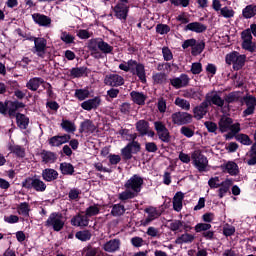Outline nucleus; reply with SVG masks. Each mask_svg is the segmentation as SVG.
I'll return each mask as SVG.
<instances>
[{
	"label": "nucleus",
	"mask_w": 256,
	"mask_h": 256,
	"mask_svg": "<svg viewBox=\"0 0 256 256\" xmlns=\"http://www.w3.org/2000/svg\"><path fill=\"white\" fill-rule=\"evenodd\" d=\"M60 171L62 175H73L75 173V167L71 163L64 162L60 164Z\"/></svg>",
	"instance_id": "39"
},
{
	"label": "nucleus",
	"mask_w": 256,
	"mask_h": 256,
	"mask_svg": "<svg viewBox=\"0 0 256 256\" xmlns=\"http://www.w3.org/2000/svg\"><path fill=\"white\" fill-rule=\"evenodd\" d=\"M249 159L246 161L247 165L253 166L256 165V143L251 146L249 151Z\"/></svg>",
	"instance_id": "47"
},
{
	"label": "nucleus",
	"mask_w": 256,
	"mask_h": 256,
	"mask_svg": "<svg viewBox=\"0 0 256 256\" xmlns=\"http://www.w3.org/2000/svg\"><path fill=\"white\" fill-rule=\"evenodd\" d=\"M208 106L216 105V107H223L225 105V100L221 98L219 92L211 91L206 94V99L204 100Z\"/></svg>",
	"instance_id": "12"
},
{
	"label": "nucleus",
	"mask_w": 256,
	"mask_h": 256,
	"mask_svg": "<svg viewBox=\"0 0 256 256\" xmlns=\"http://www.w3.org/2000/svg\"><path fill=\"white\" fill-rule=\"evenodd\" d=\"M231 185H233V180L231 179H225L224 181L221 182L220 188L218 189V197L220 199H223L227 193H229V189H231Z\"/></svg>",
	"instance_id": "25"
},
{
	"label": "nucleus",
	"mask_w": 256,
	"mask_h": 256,
	"mask_svg": "<svg viewBox=\"0 0 256 256\" xmlns=\"http://www.w3.org/2000/svg\"><path fill=\"white\" fill-rule=\"evenodd\" d=\"M16 210L18 215L29 217V213H31V205H29L28 202H21L16 206Z\"/></svg>",
	"instance_id": "31"
},
{
	"label": "nucleus",
	"mask_w": 256,
	"mask_h": 256,
	"mask_svg": "<svg viewBox=\"0 0 256 256\" xmlns=\"http://www.w3.org/2000/svg\"><path fill=\"white\" fill-rule=\"evenodd\" d=\"M172 123L174 125H189L193 123V115L187 112H175L171 115Z\"/></svg>",
	"instance_id": "9"
},
{
	"label": "nucleus",
	"mask_w": 256,
	"mask_h": 256,
	"mask_svg": "<svg viewBox=\"0 0 256 256\" xmlns=\"http://www.w3.org/2000/svg\"><path fill=\"white\" fill-rule=\"evenodd\" d=\"M125 213V206L123 204H115L112 207L111 214L113 217H121Z\"/></svg>",
	"instance_id": "45"
},
{
	"label": "nucleus",
	"mask_w": 256,
	"mask_h": 256,
	"mask_svg": "<svg viewBox=\"0 0 256 256\" xmlns=\"http://www.w3.org/2000/svg\"><path fill=\"white\" fill-rule=\"evenodd\" d=\"M100 41H101V38L91 39L88 43V47L90 51H97V49H99Z\"/></svg>",
	"instance_id": "60"
},
{
	"label": "nucleus",
	"mask_w": 256,
	"mask_h": 256,
	"mask_svg": "<svg viewBox=\"0 0 256 256\" xmlns=\"http://www.w3.org/2000/svg\"><path fill=\"white\" fill-rule=\"evenodd\" d=\"M195 231L196 233H201V231H209V229H211V224L209 223H198L195 226Z\"/></svg>",
	"instance_id": "56"
},
{
	"label": "nucleus",
	"mask_w": 256,
	"mask_h": 256,
	"mask_svg": "<svg viewBox=\"0 0 256 256\" xmlns=\"http://www.w3.org/2000/svg\"><path fill=\"white\" fill-rule=\"evenodd\" d=\"M154 129L160 141L163 143H169V141H171V134L169 133L167 126H165V123L161 121L154 122Z\"/></svg>",
	"instance_id": "10"
},
{
	"label": "nucleus",
	"mask_w": 256,
	"mask_h": 256,
	"mask_svg": "<svg viewBox=\"0 0 256 256\" xmlns=\"http://www.w3.org/2000/svg\"><path fill=\"white\" fill-rule=\"evenodd\" d=\"M193 241H195V235L184 233L180 237L176 238L175 243L177 245H183L187 243H193Z\"/></svg>",
	"instance_id": "34"
},
{
	"label": "nucleus",
	"mask_w": 256,
	"mask_h": 256,
	"mask_svg": "<svg viewBox=\"0 0 256 256\" xmlns=\"http://www.w3.org/2000/svg\"><path fill=\"white\" fill-rule=\"evenodd\" d=\"M225 61L227 65H232L234 71H240V69L245 67L247 55L240 54L237 51H232L225 56Z\"/></svg>",
	"instance_id": "3"
},
{
	"label": "nucleus",
	"mask_w": 256,
	"mask_h": 256,
	"mask_svg": "<svg viewBox=\"0 0 256 256\" xmlns=\"http://www.w3.org/2000/svg\"><path fill=\"white\" fill-rule=\"evenodd\" d=\"M99 105H101L100 97H94L81 103V107L84 111H93V109H97Z\"/></svg>",
	"instance_id": "19"
},
{
	"label": "nucleus",
	"mask_w": 256,
	"mask_h": 256,
	"mask_svg": "<svg viewBox=\"0 0 256 256\" xmlns=\"http://www.w3.org/2000/svg\"><path fill=\"white\" fill-rule=\"evenodd\" d=\"M201 71H203V65H201L200 62H194L192 63L191 66V73L193 75H199V73H201Z\"/></svg>",
	"instance_id": "59"
},
{
	"label": "nucleus",
	"mask_w": 256,
	"mask_h": 256,
	"mask_svg": "<svg viewBox=\"0 0 256 256\" xmlns=\"http://www.w3.org/2000/svg\"><path fill=\"white\" fill-rule=\"evenodd\" d=\"M24 189H34L38 193H43L47 189V184L43 180L35 177H28L22 182Z\"/></svg>",
	"instance_id": "7"
},
{
	"label": "nucleus",
	"mask_w": 256,
	"mask_h": 256,
	"mask_svg": "<svg viewBox=\"0 0 256 256\" xmlns=\"http://www.w3.org/2000/svg\"><path fill=\"white\" fill-rule=\"evenodd\" d=\"M219 129L221 133H227V131H231L230 133L225 135L226 139H233L239 131H241V124L234 123L233 119L227 116H223L219 121Z\"/></svg>",
	"instance_id": "2"
},
{
	"label": "nucleus",
	"mask_w": 256,
	"mask_h": 256,
	"mask_svg": "<svg viewBox=\"0 0 256 256\" xmlns=\"http://www.w3.org/2000/svg\"><path fill=\"white\" fill-rule=\"evenodd\" d=\"M8 149L10 153H13L16 157H20L21 159L25 157V148L20 145H10Z\"/></svg>",
	"instance_id": "36"
},
{
	"label": "nucleus",
	"mask_w": 256,
	"mask_h": 256,
	"mask_svg": "<svg viewBox=\"0 0 256 256\" xmlns=\"http://www.w3.org/2000/svg\"><path fill=\"white\" fill-rule=\"evenodd\" d=\"M93 36V32H89V30L80 29L77 31V37L79 39H89Z\"/></svg>",
	"instance_id": "57"
},
{
	"label": "nucleus",
	"mask_w": 256,
	"mask_h": 256,
	"mask_svg": "<svg viewBox=\"0 0 256 256\" xmlns=\"http://www.w3.org/2000/svg\"><path fill=\"white\" fill-rule=\"evenodd\" d=\"M98 49L105 54H109L113 52V46L109 45V43L100 39V43L98 44Z\"/></svg>",
	"instance_id": "48"
},
{
	"label": "nucleus",
	"mask_w": 256,
	"mask_h": 256,
	"mask_svg": "<svg viewBox=\"0 0 256 256\" xmlns=\"http://www.w3.org/2000/svg\"><path fill=\"white\" fill-rule=\"evenodd\" d=\"M222 173H228L231 177H237L239 175V165L233 161L224 162L219 166Z\"/></svg>",
	"instance_id": "13"
},
{
	"label": "nucleus",
	"mask_w": 256,
	"mask_h": 256,
	"mask_svg": "<svg viewBox=\"0 0 256 256\" xmlns=\"http://www.w3.org/2000/svg\"><path fill=\"white\" fill-rule=\"evenodd\" d=\"M175 105H177V107H180L181 109H184V111H189V109H191V104L189 103V101L183 98H176Z\"/></svg>",
	"instance_id": "49"
},
{
	"label": "nucleus",
	"mask_w": 256,
	"mask_h": 256,
	"mask_svg": "<svg viewBox=\"0 0 256 256\" xmlns=\"http://www.w3.org/2000/svg\"><path fill=\"white\" fill-rule=\"evenodd\" d=\"M191 161L192 165H194L195 169H197L199 173L207 172V168L209 167V159H207V156L203 155V151L200 149L194 150L191 153Z\"/></svg>",
	"instance_id": "4"
},
{
	"label": "nucleus",
	"mask_w": 256,
	"mask_h": 256,
	"mask_svg": "<svg viewBox=\"0 0 256 256\" xmlns=\"http://www.w3.org/2000/svg\"><path fill=\"white\" fill-rule=\"evenodd\" d=\"M180 133L182 135H184V137H187L188 139H191V137H193V135H195V131H193V129L187 127V126H183L180 129Z\"/></svg>",
	"instance_id": "58"
},
{
	"label": "nucleus",
	"mask_w": 256,
	"mask_h": 256,
	"mask_svg": "<svg viewBox=\"0 0 256 256\" xmlns=\"http://www.w3.org/2000/svg\"><path fill=\"white\" fill-rule=\"evenodd\" d=\"M219 17H224V19H233L235 17V10L229 6H224L218 12Z\"/></svg>",
	"instance_id": "35"
},
{
	"label": "nucleus",
	"mask_w": 256,
	"mask_h": 256,
	"mask_svg": "<svg viewBox=\"0 0 256 256\" xmlns=\"http://www.w3.org/2000/svg\"><path fill=\"white\" fill-rule=\"evenodd\" d=\"M90 92L88 89H76L74 93V97L78 99V101H85L88 99Z\"/></svg>",
	"instance_id": "41"
},
{
	"label": "nucleus",
	"mask_w": 256,
	"mask_h": 256,
	"mask_svg": "<svg viewBox=\"0 0 256 256\" xmlns=\"http://www.w3.org/2000/svg\"><path fill=\"white\" fill-rule=\"evenodd\" d=\"M143 183V178L137 174H134L124 184L126 191L121 192L118 195V199H120V201L135 199V197L141 193V189H143Z\"/></svg>",
	"instance_id": "1"
},
{
	"label": "nucleus",
	"mask_w": 256,
	"mask_h": 256,
	"mask_svg": "<svg viewBox=\"0 0 256 256\" xmlns=\"http://www.w3.org/2000/svg\"><path fill=\"white\" fill-rule=\"evenodd\" d=\"M223 234L225 237H231V235H235V226L226 225L223 228Z\"/></svg>",
	"instance_id": "64"
},
{
	"label": "nucleus",
	"mask_w": 256,
	"mask_h": 256,
	"mask_svg": "<svg viewBox=\"0 0 256 256\" xmlns=\"http://www.w3.org/2000/svg\"><path fill=\"white\" fill-rule=\"evenodd\" d=\"M236 141L241 143L242 145H251L253 141H251V138L247 134H238L236 135Z\"/></svg>",
	"instance_id": "50"
},
{
	"label": "nucleus",
	"mask_w": 256,
	"mask_h": 256,
	"mask_svg": "<svg viewBox=\"0 0 256 256\" xmlns=\"http://www.w3.org/2000/svg\"><path fill=\"white\" fill-rule=\"evenodd\" d=\"M115 17L121 21H127V15L129 14V6L126 4H117L114 9Z\"/></svg>",
	"instance_id": "17"
},
{
	"label": "nucleus",
	"mask_w": 256,
	"mask_h": 256,
	"mask_svg": "<svg viewBox=\"0 0 256 256\" xmlns=\"http://www.w3.org/2000/svg\"><path fill=\"white\" fill-rule=\"evenodd\" d=\"M61 41L66 43V45H71V43H75V36L71 35L67 31H62L60 35Z\"/></svg>",
	"instance_id": "46"
},
{
	"label": "nucleus",
	"mask_w": 256,
	"mask_h": 256,
	"mask_svg": "<svg viewBox=\"0 0 256 256\" xmlns=\"http://www.w3.org/2000/svg\"><path fill=\"white\" fill-rule=\"evenodd\" d=\"M145 213H147V217L141 221V225H143V227H147V225H150L152 221L161 217V212H159L155 207L146 208Z\"/></svg>",
	"instance_id": "14"
},
{
	"label": "nucleus",
	"mask_w": 256,
	"mask_h": 256,
	"mask_svg": "<svg viewBox=\"0 0 256 256\" xmlns=\"http://www.w3.org/2000/svg\"><path fill=\"white\" fill-rule=\"evenodd\" d=\"M185 31H193L194 33H203L207 31V26H205L204 24H201L200 22H192L185 27Z\"/></svg>",
	"instance_id": "29"
},
{
	"label": "nucleus",
	"mask_w": 256,
	"mask_h": 256,
	"mask_svg": "<svg viewBox=\"0 0 256 256\" xmlns=\"http://www.w3.org/2000/svg\"><path fill=\"white\" fill-rule=\"evenodd\" d=\"M71 225L74 227H87L89 225V217L87 214H77L71 219Z\"/></svg>",
	"instance_id": "22"
},
{
	"label": "nucleus",
	"mask_w": 256,
	"mask_h": 256,
	"mask_svg": "<svg viewBox=\"0 0 256 256\" xmlns=\"http://www.w3.org/2000/svg\"><path fill=\"white\" fill-rule=\"evenodd\" d=\"M183 199L185 194L183 192H177L173 197V209L179 213L183 209Z\"/></svg>",
	"instance_id": "26"
},
{
	"label": "nucleus",
	"mask_w": 256,
	"mask_h": 256,
	"mask_svg": "<svg viewBox=\"0 0 256 256\" xmlns=\"http://www.w3.org/2000/svg\"><path fill=\"white\" fill-rule=\"evenodd\" d=\"M42 161L44 163H53L54 161H57V156H55V153L53 152H44L42 154Z\"/></svg>",
	"instance_id": "51"
},
{
	"label": "nucleus",
	"mask_w": 256,
	"mask_h": 256,
	"mask_svg": "<svg viewBox=\"0 0 256 256\" xmlns=\"http://www.w3.org/2000/svg\"><path fill=\"white\" fill-rule=\"evenodd\" d=\"M119 247H121V241L119 239L109 240L103 245V249L107 253H115V251H119Z\"/></svg>",
	"instance_id": "23"
},
{
	"label": "nucleus",
	"mask_w": 256,
	"mask_h": 256,
	"mask_svg": "<svg viewBox=\"0 0 256 256\" xmlns=\"http://www.w3.org/2000/svg\"><path fill=\"white\" fill-rule=\"evenodd\" d=\"M130 97L136 105H145V101H147V95L143 92L132 91Z\"/></svg>",
	"instance_id": "27"
},
{
	"label": "nucleus",
	"mask_w": 256,
	"mask_h": 256,
	"mask_svg": "<svg viewBox=\"0 0 256 256\" xmlns=\"http://www.w3.org/2000/svg\"><path fill=\"white\" fill-rule=\"evenodd\" d=\"M208 185L211 189H219V187L221 185V180L219 179L218 176L212 177L209 179Z\"/></svg>",
	"instance_id": "55"
},
{
	"label": "nucleus",
	"mask_w": 256,
	"mask_h": 256,
	"mask_svg": "<svg viewBox=\"0 0 256 256\" xmlns=\"http://www.w3.org/2000/svg\"><path fill=\"white\" fill-rule=\"evenodd\" d=\"M70 75L74 79L79 78V77H83V76L87 75V68L86 67L72 68L70 70Z\"/></svg>",
	"instance_id": "38"
},
{
	"label": "nucleus",
	"mask_w": 256,
	"mask_h": 256,
	"mask_svg": "<svg viewBox=\"0 0 256 256\" xmlns=\"http://www.w3.org/2000/svg\"><path fill=\"white\" fill-rule=\"evenodd\" d=\"M104 84L108 87H121L125 85V79L119 74H107L104 77Z\"/></svg>",
	"instance_id": "11"
},
{
	"label": "nucleus",
	"mask_w": 256,
	"mask_h": 256,
	"mask_svg": "<svg viewBox=\"0 0 256 256\" xmlns=\"http://www.w3.org/2000/svg\"><path fill=\"white\" fill-rule=\"evenodd\" d=\"M16 123L19 129H27L29 127V117L25 114L18 113L16 114Z\"/></svg>",
	"instance_id": "33"
},
{
	"label": "nucleus",
	"mask_w": 256,
	"mask_h": 256,
	"mask_svg": "<svg viewBox=\"0 0 256 256\" xmlns=\"http://www.w3.org/2000/svg\"><path fill=\"white\" fill-rule=\"evenodd\" d=\"M136 129L138 131V133H140V135H142V137H144V135H147V130L149 129V122L145 121V120H140L136 123Z\"/></svg>",
	"instance_id": "37"
},
{
	"label": "nucleus",
	"mask_w": 256,
	"mask_h": 256,
	"mask_svg": "<svg viewBox=\"0 0 256 256\" xmlns=\"http://www.w3.org/2000/svg\"><path fill=\"white\" fill-rule=\"evenodd\" d=\"M131 74L137 75L138 79H140L142 83H145V81H147V76L145 74V65L138 63L137 61H135Z\"/></svg>",
	"instance_id": "18"
},
{
	"label": "nucleus",
	"mask_w": 256,
	"mask_h": 256,
	"mask_svg": "<svg viewBox=\"0 0 256 256\" xmlns=\"http://www.w3.org/2000/svg\"><path fill=\"white\" fill-rule=\"evenodd\" d=\"M242 39V49L249 51L250 53H255L256 44L253 42V35L251 34L250 29H245L241 33Z\"/></svg>",
	"instance_id": "8"
},
{
	"label": "nucleus",
	"mask_w": 256,
	"mask_h": 256,
	"mask_svg": "<svg viewBox=\"0 0 256 256\" xmlns=\"http://www.w3.org/2000/svg\"><path fill=\"white\" fill-rule=\"evenodd\" d=\"M45 226L50 227L53 231H61L65 227V218L63 217V214L59 212L51 213L45 223Z\"/></svg>",
	"instance_id": "5"
},
{
	"label": "nucleus",
	"mask_w": 256,
	"mask_h": 256,
	"mask_svg": "<svg viewBox=\"0 0 256 256\" xmlns=\"http://www.w3.org/2000/svg\"><path fill=\"white\" fill-rule=\"evenodd\" d=\"M82 131L84 133H94L95 132V124H93V121L91 120H86L82 122L81 124Z\"/></svg>",
	"instance_id": "43"
},
{
	"label": "nucleus",
	"mask_w": 256,
	"mask_h": 256,
	"mask_svg": "<svg viewBox=\"0 0 256 256\" xmlns=\"http://www.w3.org/2000/svg\"><path fill=\"white\" fill-rule=\"evenodd\" d=\"M4 222L8 223L9 225L19 223V216L13 214L9 216H4Z\"/></svg>",
	"instance_id": "62"
},
{
	"label": "nucleus",
	"mask_w": 256,
	"mask_h": 256,
	"mask_svg": "<svg viewBox=\"0 0 256 256\" xmlns=\"http://www.w3.org/2000/svg\"><path fill=\"white\" fill-rule=\"evenodd\" d=\"M135 65V60L131 59V60H128L127 62L123 61L122 63L119 64V69L121 71H125V73H132V69H133V66Z\"/></svg>",
	"instance_id": "40"
},
{
	"label": "nucleus",
	"mask_w": 256,
	"mask_h": 256,
	"mask_svg": "<svg viewBox=\"0 0 256 256\" xmlns=\"http://www.w3.org/2000/svg\"><path fill=\"white\" fill-rule=\"evenodd\" d=\"M121 154L126 160H129L133 157V152H131L129 144L121 150Z\"/></svg>",
	"instance_id": "61"
},
{
	"label": "nucleus",
	"mask_w": 256,
	"mask_h": 256,
	"mask_svg": "<svg viewBox=\"0 0 256 256\" xmlns=\"http://www.w3.org/2000/svg\"><path fill=\"white\" fill-rule=\"evenodd\" d=\"M42 179L47 181V183L57 181L59 179V172L53 168H46L42 171Z\"/></svg>",
	"instance_id": "20"
},
{
	"label": "nucleus",
	"mask_w": 256,
	"mask_h": 256,
	"mask_svg": "<svg viewBox=\"0 0 256 256\" xmlns=\"http://www.w3.org/2000/svg\"><path fill=\"white\" fill-rule=\"evenodd\" d=\"M170 85L174 89H182V87H187L189 85V76L187 74H181L179 77L171 78Z\"/></svg>",
	"instance_id": "15"
},
{
	"label": "nucleus",
	"mask_w": 256,
	"mask_h": 256,
	"mask_svg": "<svg viewBox=\"0 0 256 256\" xmlns=\"http://www.w3.org/2000/svg\"><path fill=\"white\" fill-rule=\"evenodd\" d=\"M32 19L37 25H40V27H49V25H51V19L43 14H32Z\"/></svg>",
	"instance_id": "24"
},
{
	"label": "nucleus",
	"mask_w": 256,
	"mask_h": 256,
	"mask_svg": "<svg viewBox=\"0 0 256 256\" xmlns=\"http://www.w3.org/2000/svg\"><path fill=\"white\" fill-rule=\"evenodd\" d=\"M60 127L66 133H75V131H77V126L75 125V122L67 119H62Z\"/></svg>",
	"instance_id": "30"
},
{
	"label": "nucleus",
	"mask_w": 256,
	"mask_h": 256,
	"mask_svg": "<svg viewBox=\"0 0 256 256\" xmlns=\"http://www.w3.org/2000/svg\"><path fill=\"white\" fill-rule=\"evenodd\" d=\"M69 141H71V135L64 134L62 136L56 135L51 137L48 143L51 147H61V145H65V143H69Z\"/></svg>",
	"instance_id": "16"
},
{
	"label": "nucleus",
	"mask_w": 256,
	"mask_h": 256,
	"mask_svg": "<svg viewBox=\"0 0 256 256\" xmlns=\"http://www.w3.org/2000/svg\"><path fill=\"white\" fill-rule=\"evenodd\" d=\"M256 15V5L250 4L247 5L244 9H242V17L244 19H253Z\"/></svg>",
	"instance_id": "32"
},
{
	"label": "nucleus",
	"mask_w": 256,
	"mask_h": 256,
	"mask_svg": "<svg viewBox=\"0 0 256 256\" xmlns=\"http://www.w3.org/2000/svg\"><path fill=\"white\" fill-rule=\"evenodd\" d=\"M99 206L98 205H92L86 209L85 215L88 217H95V215H99Z\"/></svg>",
	"instance_id": "53"
},
{
	"label": "nucleus",
	"mask_w": 256,
	"mask_h": 256,
	"mask_svg": "<svg viewBox=\"0 0 256 256\" xmlns=\"http://www.w3.org/2000/svg\"><path fill=\"white\" fill-rule=\"evenodd\" d=\"M43 83H45V80H43V78L34 77L26 83V87L30 91H37V89H39V87H41Z\"/></svg>",
	"instance_id": "28"
},
{
	"label": "nucleus",
	"mask_w": 256,
	"mask_h": 256,
	"mask_svg": "<svg viewBox=\"0 0 256 256\" xmlns=\"http://www.w3.org/2000/svg\"><path fill=\"white\" fill-rule=\"evenodd\" d=\"M154 83L161 85L167 81V74L166 73H156L152 76Z\"/></svg>",
	"instance_id": "52"
},
{
	"label": "nucleus",
	"mask_w": 256,
	"mask_h": 256,
	"mask_svg": "<svg viewBox=\"0 0 256 256\" xmlns=\"http://www.w3.org/2000/svg\"><path fill=\"white\" fill-rule=\"evenodd\" d=\"M208 109H209V105L207 104L206 101H203L200 105L196 106L193 109L194 118L197 119L198 121L203 119V117L207 115Z\"/></svg>",
	"instance_id": "21"
},
{
	"label": "nucleus",
	"mask_w": 256,
	"mask_h": 256,
	"mask_svg": "<svg viewBox=\"0 0 256 256\" xmlns=\"http://www.w3.org/2000/svg\"><path fill=\"white\" fill-rule=\"evenodd\" d=\"M34 47L33 53L37 55L40 59H45L49 57V46H47V39L43 37L33 38Z\"/></svg>",
	"instance_id": "6"
},
{
	"label": "nucleus",
	"mask_w": 256,
	"mask_h": 256,
	"mask_svg": "<svg viewBox=\"0 0 256 256\" xmlns=\"http://www.w3.org/2000/svg\"><path fill=\"white\" fill-rule=\"evenodd\" d=\"M76 239H79V241H90L92 234L89 230H82L75 234Z\"/></svg>",
	"instance_id": "44"
},
{
	"label": "nucleus",
	"mask_w": 256,
	"mask_h": 256,
	"mask_svg": "<svg viewBox=\"0 0 256 256\" xmlns=\"http://www.w3.org/2000/svg\"><path fill=\"white\" fill-rule=\"evenodd\" d=\"M171 31V28L167 24H158L156 26V32L159 33V35H167Z\"/></svg>",
	"instance_id": "54"
},
{
	"label": "nucleus",
	"mask_w": 256,
	"mask_h": 256,
	"mask_svg": "<svg viewBox=\"0 0 256 256\" xmlns=\"http://www.w3.org/2000/svg\"><path fill=\"white\" fill-rule=\"evenodd\" d=\"M244 102L246 107H256V98L254 96H246L244 97Z\"/></svg>",
	"instance_id": "63"
},
{
	"label": "nucleus",
	"mask_w": 256,
	"mask_h": 256,
	"mask_svg": "<svg viewBox=\"0 0 256 256\" xmlns=\"http://www.w3.org/2000/svg\"><path fill=\"white\" fill-rule=\"evenodd\" d=\"M203 49H205V42L200 41V42H195L193 48H192V55H194V57H197V55H201V53H203Z\"/></svg>",
	"instance_id": "42"
}]
</instances>
